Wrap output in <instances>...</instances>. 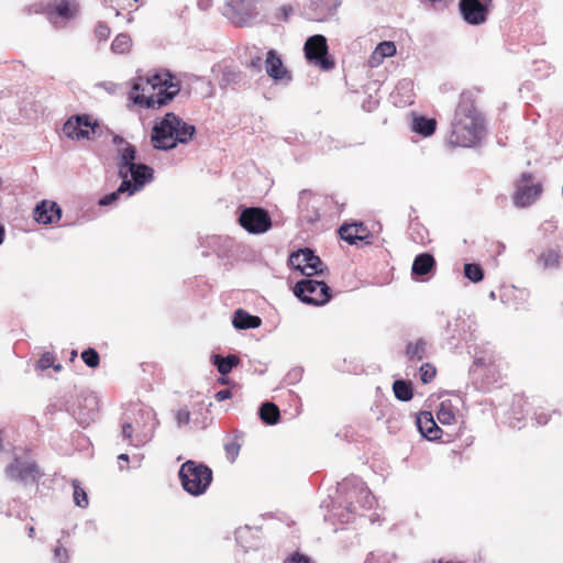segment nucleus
<instances>
[{"instance_id": "nucleus-1", "label": "nucleus", "mask_w": 563, "mask_h": 563, "mask_svg": "<svg viewBox=\"0 0 563 563\" xmlns=\"http://www.w3.org/2000/svg\"><path fill=\"white\" fill-rule=\"evenodd\" d=\"M484 135V119L477 110L472 92H463L455 110L449 142L455 146L471 147Z\"/></svg>"}, {"instance_id": "nucleus-2", "label": "nucleus", "mask_w": 563, "mask_h": 563, "mask_svg": "<svg viewBox=\"0 0 563 563\" xmlns=\"http://www.w3.org/2000/svg\"><path fill=\"white\" fill-rule=\"evenodd\" d=\"M179 92V85L170 74H156L147 78H137L130 91L134 103L146 108H161Z\"/></svg>"}, {"instance_id": "nucleus-3", "label": "nucleus", "mask_w": 563, "mask_h": 563, "mask_svg": "<svg viewBox=\"0 0 563 563\" xmlns=\"http://www.w3.org/2000/svg\"><path fill=\"white\" fill-rule=\"evenodd\" d=\"M119 157L118 174L123 180H131L129 196L139 191L153 179V169L145 164L135 163V147L120 136H114Z\"/></svg>"}, {"instance_id": "nucleus-4", "label": "nucleus", "mask_w": 563, "mask_h": 563, "mask_svg": "<svg viewBox=\"0 0 563 563\" xmlns=\"http://www.w3.org/2000/svg\"><path fill=\"white\" fill-rule=\"evenodd\" d=\"M195 132L194 125L185 122L175 113L168 112L153 126L151 141L154 148L168 151L175 148L178 143L190 142Z\"/></svg>"}, {"instance_id": "nucleus-5", "label": "nucleus", "mask_w": 563, "mask_h": 563, "mask_svg": "<svg viewBox=\"0 0 563 563\" xmlns=\"http://www.w3.org/2000/svg\"><path fill=\"white\" fill-rule=\"evenodd\" d=\"M179 478L188 494L200 496L212 482V471L205 464L189 460L180 466Z\"/></svg>"}, {"instance_id": "nucleus-6", "label": "nucleus", "mask_w": 563, "mask_h": 563, "mask_svg": "<svg viewBox=\"0 0 563 563\" xmlns=\"http://www.w3.org/2000/svg\"><path fill=\"white\" fill-rule=\"evenodd\" d=\"M294 294L302 302L313 306H323L331 299V289L324 282L309 278L298 282Z\"/></svg>"}, {"instance_id": "nucleus-7", "label": "nucleus", "mask_w": 563, "mask_h": 563, "mask_svg": "<svg viewBox=\"0 0 563 563\" xmlns=\"http://www.w3.org/2000/svg\"><path fill=\"white\" fill-rule=\"evenodd\" d=\"M289 265L308 277L323 275L327 271L320 257L314 255L310 249H302L291 253Z\"/></svg>"}, {"instance_id": "nucleus-8", "label": "nucleus", "mask_w": 563, "mask_h": 563, "mask_svg": "<svg viewBox=\"0 0 563 563\" xmlns=\"http://www.w3.org/2000/svg\"><path fill=\"white\" fill-rule=\"evenodd\" d=\"M239 222L251 234L265 233L272 227L268 212L254 207L244 209L239 217Z\"/></svg>"}, {"instance_id": "nucleus-9", "label": "nucleus", "mask_w": 563, "mask_h": 563, "mask_svg": "<svg viewBox=\"0 0 563 563\" xmlns=\"http://www.w3.org/2000/svg\"><path fill=\"white\" fill-rule=\"evenodd\" d=\"M493 0H460L462 19L470 25H482L487 21Z\"/></svg>"}, {"instance_id": "nucleus-10", "label": "nucleus", "mask_w": 563, "mask_h": 563, "mask_svg": "<svg viewBox=\"0 0 563 563\" xmlns=\"http://www.w3.org/2000/svg\"><path fill=\"white\" fill-rule=\"evenodd\" d=\"M542 190L541 183H534L531 174L523 173L517 184V190L514 197L516 206H530L541 196Z\"/></svg>"}, {"instance_id": "nucleus-11", "label": "nucleus", "mask_w": 563, "mask_h": 563, "mask_svg": "<svg viewBox=\"0 0 563 563\" xmlns=\"http://www.w3.org/2000/svg\"><path fill=\"white\" fill-rule=\"evenodd\" d=\"M328 44L323 35H312L305 43V55L309 60L316 63L324 70L332 69L334 66L333 60L327 57Z\"/></svg>"}, {"instance_id": "nucleus-12", "label": "nucleus", "mask_w": 563, "mask_h": 563, "mask_svg": "<svg viewBox=\"0 0 563 563\" xmlns=\"http://www.w3.org/2000/svg\"><path fill=\"white\" fill-rule=\"evenodd\" d=\"M7 476L23 484H32L41 476L40 471L34 462L14 459L5 468Z\"/></svg>"}, {"instance_id": "nucleus-13", "label": "nucleus", "mask_w": 563, "mask_h": 563, "mask_svg": "<svg viewBox=\"0 0 563 563\" xmlns=\"http://www.w3.org/2000/svg\"><path fill=\"white\" fill-rule=\"evenodd\" d=\"M97 126L86 114L73 115L64 123L63 132L68 139L79 141L89 139Z\"/></svg>"}, {"instance_id": "nucleus-14", "label": "nucleus", "mask_w": 563, "mask_h": 563, "mask_svg": "<svg viewBox=\"0 0 563 563\" xmlns=\"http://www.w3.org/2000/svg\"><path fill=\"white\" fill-rule=\"evenodd\" d=\"M225 14L233 23L244 25L254 18V10L250 2L245 3V0H231L227 5Z\"/></svg>"}, {"instance_id": "nucleus-15", "label": "nucleus", "mask_w": 563, "mask_h": 563, "mask_svg": "<svg viewBox=\"0 0 563 563\" xmlns=\"http://www.w3.org/2000/svg\"><path fill=\"white\" fill-rule=\"evenodd\" d=\"M266 74L276 81H290L291 75L284 66L282 58L275 49H269L265 58Z\"/></svg>"}, {"instance_id": "nucleus-16", "label": "nucleus", "mask_w": 563, "mask_h": 563, "mask_svg": "<svg viewBox=\"0 0 563 563\" xmlns=\"http://www.w3.org/2000/svg\"><path fill=\"white\" fill-rule=\"evenodd\" d=\"M76 13L77 4L73 0H56L55 3H51L47 7L48 19L56 27L60 26L56 18L69 20L74 18Z\"/></svg>"}, {"instance_id": "nucleus-17", "label": "nucleus", "mask_w": 563, "mask_h": 563, "mask_svg": "<svg viewBox=\"0 0 563 563\" xmlns=\"http://www.w3.org/2000/svg\"><path fill=\"white\" fill-rule=\"evenodd\" d=\"M62 217L60 207L54 201L44 200L34 209V219L38 223L51 224Z\"/></svg>"}, {"instance_id": "nucleus-18", "label": "nucleus", "mask_w": 563, "mask_h": 563, "mask_svg": "<svg viewBox=\"0 0 563 563\" xmlns=\"http://www.w3.org/2000/svg\"><path fill=\"white\" fill-rule=\"evenodd\" d=\"M339 234L342 240L349 244H356L357 241H368V233L363 223L344 224L339 229Z\"/></svg>"}, {"instance_id": "nucleus-19", "label": "nucleus", "mask_w": 563, "mask_h": 563, "mask_svg": "<svg viewBox=\"0 0 563 563\" xmlns=\"http://www.w3.org/2000/svg\"><path fill=\"white\" fill-rule=\"evenodd\" d=\"M417 426L421 434L429 440H437L441 437V429L437 426L430 412H421L417 417Z\"/></svg>"}, {"instance_id": "nucleus-20", "label": "nucleus", "mask_w": 563, "mask_h": 563, "mask_svg": "<svg viewBox=\"0 0 563 563\" xmlns=\"http://www.w3.org/2000/svg\"><path fill=\"white\" fill-rule=\"evenodd\" d=\"M396 54V45L394 42L385 41L379 43L369 57L372 67L378 66L384 58L391 57Z\"/></svg>"}, {"instance_id": "nucleus-21", "label": "nucleus", "mask_w": 563, "mask_h": 563, "mask_svg": "<svg viewBox=\"0 0 563 563\" xmlns=\"http://www.w3.org/2000/svg\"><path fill=\"white\" fill-rule=\"evenodd\" d=\"M232 323L236 329H256L261 325L260 317L251 316L243 309H238L234 312Z\"/></svg>"}, {"instance_id": "nucleus-22", "label": "nucleus", "mask_w": 563, "mask_h": 563, "mask_svg": "<svg viewBox=\"0 0 563 563\" xmlns=\"http://www.w3.org/2000/svg\"><path fill=\"white\" fill-rule=\"evenodd\" d=\"M427 341L419 339L416 342L408 343L406 347V356L411 362H420L428 356Z\"/></svg>"}, {"instance_id": "nucleus-23", "label": "nucleus", "mask_w": 563, "mask_h": 563, "mask_svg": "<svg viewBox=\"0 0 563 563\" xmlns=\"http://www.w3.org/2000/svg\"><path fill=\"white\" fill-rule=\"evenodd\" d=\"M374 504V497L371 492L363 485V483L358 484L357 487V497L355 500L350 501V511H356L357 506L361 508H371Z\"/></svg>"}, {"instance_id": "nucleus-24", "label": "nucleus", "mask_w": 563, "mask_h": 563, "mask_svg": "<svg viewBox=\"0 0 563 563\" xmlns=\"http://www.w3.org/2000/svg\"><path fill=\"white\" fill-rule=\"evenodd\" d=\"M434 264L435 262L432 255L422 253L415 258L412 264V273L420 276L426 275L432 269Z\"/></svg>"}, {"instance_id": "nucleus-25", "label": "nucleus", "mask_w": 563, "mask_h": 563, "mask_svg": "<svg viewBox=\"0 0 563 563\" xmlns=\"http://www.w3.org/2000/svg\"><path fill=\"white\" fill-rule=\"evenodd\" d=\"M212 363L217 366L218 372L221 375L229 374L234 366L240 363V360L235 355H228L227 357H222L218 354L212 356Z\"/></svg>"}, {"instance_id": "nucleus-26", "label": "nucleus", "mask_w": 563, "mask_h": 563, "mask_svg": "<svg viewBox=\"0 0 563 563\" xmlns=\"http://www.w3.org/2000/svg\"><path fill=\"white\" fill-rule=\"evenodd\" d=\"M437 126V122L433 119H427L424 117L415 118L412 123V129L415 132L423 135L430 136L434 133Z\"/></svg>"}, {"instance_id": "nucleus-27", "label": "nucleus", "mask_w": 563, "mask_h": 563, "mask_svg": "<svg viewBox=\"0 0 563 563\" xmlns=\"http://www.w3.org/2000/svg\"><path fill=\"white\" fill-rule=\"evenodd\" d=\"M260 417L267 424H274L278 421L279 409L273 402H265L260 408Z\"/></svg>"}, {"instance_id": "nucleus-28", "label": "nucleus", "mask_w": 563, "mask_h": 563, "mask_svg": "<svg viewBox=\"0 0 563 563\" xmlns=\"http://www.w3.org/2000/svg\"><path fill=\"white\" fill-rule=\"evenodd\" d=\"M132 47V40L130 35L125 33H121L115 36L111 44V51L114 54H126L130 52Z\"/></svg>"}, {"instance_id": "nucleus-29", "label": "nucleus", "mask_w": 563, "mask_h": 563, "mask_svg": "<svg viewBox=\"0 0 563 563\" xmlns=\"http://www.w3.org/2000/svg\"><path fill=\"white\" fill-rule=\"evenodd\" d=\"M130 188H131V180H123L115 191H113L109 195H106L103 198H101L99 201V205L109 206V205L113 203L119 198V196L122 194H126L129 196Z\"/></svg>"}, {"instance_id": "nucleus-30", "label": "nucleus", "mask_w": 563, "mask_h": 563, "mask_svg": "<svg viewBox=\"0 0 563 563\" xmlns=\"http://www.w3.org/2000/svg\"><path fill=\"white\" fill-rule=\"evenodd\" d=\"M396 398L402 401H408L412 398V388L410 384L404 380H396L393 385Z\"/></svg>"}, {"instance_id": "nucleus-31", "label": "nucleus", "mask_w": 563, "mask_h": 563, "mask_svg": "<svg viewBox=\"0 0 563 563\" xmlns=\"http://www.w3.org/2000/svg\"><path fill=\"white\" fill-rule=\"evenodd\" d=\"M74 487V501L80 508H86L88 506V497L86 492L80 487V484L77 479L73 481Z\"/></svg>"}, {"instance_id": "nucleus-32", "label": "nucleus", "mask_w": 563, "mask_h": 563, "mask_svg": "<svg viewBox=\"0 0 563 563\" xmlns=\"http://www.w3.org/2000/svg\"><path fill=\"white\" fill-rule=\"evenodd\" d=\"M437 418L442 424L450 426L455 421V415L451 410V408L444 404L440 405V408L437 412Z\"/></svg>"}, {"instance_id": "nucleus-33", "label": "nucleus", "mask_w": 563, "mask_h": 563, "mask_svg": "<svg viewBox=\"0 0 563 563\" xmlns=\"http://www.w3.org/2000/svg\"><path fill=\"white\" fill-rule=\"evenodd\" d=\"M465 276L474 282H481L483 279V269L476 264H465L464 266Z\"/></svg>"}, {"instance_id": "nucleus-34", "label": "nucleus", "mask_w": 563, "mask_h": 563, "mask_svg": "<svg viewBox=\"0 0 563 563\" xmlns=\"http://www.w3.org/2000/svg\"><path fill=\"white\" fill-rule=\"evenodd\" d=\"M559 253L555 251L543 253L539 258L540 263H542L545 268L556 267L559 265Z\"/></svg>"}, {"instance_id": "nucleus-35", "label": "nucleus", "mask_w": 563, "mask_h": 563, "mask_svg": "<svg viewBox=\"0 0 563 563\" xmlns=\"http://www.w3.org/2000/svg\"><path fill=\"white\" fill-rule=\"evenodd\" d=\"M419 374H420V379L422 380V383L427 384L434 378V376L437 374V369L432 364L426 363V364L421 365V367L419 369Z\"/></svg>"}, {"instance_id": "nucleus-36", "label": "nucleus", "mask_w": 563, "mask_h": 563, "mask_svg": "<svg viewBox=\"0 0 563 563\" xmlns=\"http://www.w3.org/2000/svg\"><path fill=\"white\" fill-rule=\"evenodd\" d=\"M81 358L89 367H97L99 365V354L93 349H88L81 353Z\"/></svg>"}, {"instance_id": "nucleus-37", "label": "nucleus", "mask_w": 563, "mask_h": 563, "mask_svg": "<svg viewBox=\"0 0 563 563\" xmlns=\"http://www.w3.org/2000/svg\"><path fill=\"white\" fill-rule=\"evenodd\" d=\"M38 366L41 369H46L53 366L55 371H60V365H54V356L51 353H45L38 361Z\"/></svg>"}, {"instance_id": "nucleus-38", "label": "nucleus", "mask_w": 563, "mask_h": 563, "mask_svg": "<svg viewBox=\"0 0 563 563\" xmlns=\"http://www.w3.org/2000/svg\"><path fill=\"white\" fill-rule=\"evenodd\" d=\"M224 449L230 462H234L240 452V444L236 441H231L225 444Z\"/></svg>"}, {"instance_id": "nucleus-39", "label": "nucleus", "mask_w": 563, "mask_h": 563, "mask_svg": "<svg viewBox=\"0 0 563 563\" xmlns=\"http://www.w3.org/2000/svg\"><path fill=\"white\" fill-rule=\"evenodd\" d=\"M175 419L178 427L186 426L190 422V411L187 408H181L175 412Z\"/></svg>"}, {"instance_id": "nucleus-40", "label": "nucleus", "mask_w": 563, "mask_h": 563, "mask_svg": "<svg viewBox=\"0 0 563 563\" xmlns=\"http://www.w3.org/2000/svg\"><path fill=\"white\" fill-rule=\"evenodd\" d=\"M95 34L98 40L104 41L110 35V27L107 24L100 22L96 26Z\"/></svg>"}, {"instance_id": "nucleus-41", "label": "nucleus", "mask_w": 563, "mask_h": 563, "mask_svg": "<svg viewBox=\"0 0 563 563\" xmlns=\"http://www.w3.org/2000/svg\"><path fill=\"white\" fill-rule=\"evenodd\" d=\"M55 560L57 563H66L67 561V551L63 547L57 545L54 550Z\"/></svg>"}, {"instance_id": "nucleus-42", "label": "nucleus", "mask_w": 563, "mask_h": 563, "mask_svg": "<svg viewBox=\"0 0 563 563\" xmlns=\"http://www.w3.org/2000/svg\"><path fill=\"white\" fill-rule=\"evenodd\" d=\"M284 563H309V559L302 554H294Z\"/></svg>"}, {"instance_id": "nucleus-43", "label": "nucleus", "mask_w": 563, "mask_h": 563, "mask_svg": "<svg viewBox=\"0 0 563 563\" xmlns=\"http://www.w3.org/2000/svg\"><path fill=\"white\" fill-rule=\"evenodd\" d=\"M291 13L292 8L290 5H283L278 9V15L285 21L288 20Z\"/></svg>"}, {"instance_id": "nucleus-44", "label": "nucleus", "mask_w": 563, "mask_h": 563, "mask_svg": "<svg viewBox=\"0 0 563 563\" xmlns=\"http://www.w3.org/2000/svg\"><path fill=\"white\" fill-rule=\"evenodd\" d=\"M249 67L254 69V70H256V71H261V69H262V58L260 56H256V57L252 58L250 60Z\"/></svg>"}, {"instance_id": "nucleus-45", "label": "nucleus", "mask_w": 563, "mask_h": 563, "mask_svg": "<svg viewBox=\"0 0 563 563\" xmlns=\"http://www.w3.org/2000/svg\"><path fill=\"white\" fill-rule=\"evenodd\" d=\"M232 394L229 389H222V390H219L217 394H216V399L218 401H223L225 399H229L231 398Z\"/></svg>"}, {"instance_id": "nucleus-46", "label": "nucleus", "mask_w": 563, "mask_h": 563, "mask_svg": "<svg viewBox=\"0 0 563 563\" xmlns=\"http://www.w3.org/2000/svg\"><path fill=\"white\" fill-rule=\"evenodd\" d=\"M133 433V427L131 423H124L122 426V434L124 438L130 439Z\"/></svg>"}, {"instance_id": "nucleus-47", "label": "nucleus", "mask_w": 563, "mask_h": 563, "mask_svg": "<svg viewBox=\"0 0 563 563\" xmlns=\"http://www.w3.org/2000/svg\"><path fill=\"white\" fill-rule=\"evenodd\" d=\"M3 235H4V230H3V227L0 224V244H2V242H3Z\"/></svg>"}, {"instance_id": "nucleus-48", "label": "nucleus", "mask_w": 563, "mask_h": 563, "mask_svg": "<svg viewBox=\"0 0 563 563\" xmlns=\"http://www.w3.org/2000/svg\"><path fill=\"white\" fill-rule=\"evenodd\" d=\"M119 460H121V461H129V455L128 454H120L119 455Z\"/></svg>"}, {"instance_id": "nucleus-49", "label": "nucleus", "mask_w": 563, "mask_h": 563, "mask_svg": "<svg viewBox=\"0 0 563 563\" xmlns=\"http://www.w3.org/2000/svg\"><path fill=\"white\" fill-rule=\"evenodd\" d=\"M43 8L41 5H35V13L42 12Z\"/></svg>"}, {"instance_id": "nucleus-50", "label": "nucleus", "mask_w": 563, "mask_h": 563, "mask_svg": "<svg viewBox=\"0 0 563 563\" xmlns=\"http://www.w3.org/2000/svg\"><path fill=\"white\" fill-rule=\"evenodd\" d=\"M29 532H30V537H33L34 528H33V527H30Z\"/></svg>"}, {"instance_id": "nucleus-51", "label": "nucleus", "mask_w": 563, "mask_h": 563, "mask_svg": "<svg viewBox=\"0 0 563 563\" xmlns=\"http://www.w3.org/2000/svg\"><path fill=\"white\" fill-rule=\"evenodd\" d=\"M220 383H221V384H227V380H225L224 378H222V379L220 380Z\"/></svg>"}, {"instance_id": "nucleus-52", "label": "nucleus", "mask_w": 563, "mask_h": 563, "mask_svg": "<svg viewBox=\"0 0 563 563\" xmlns=\"http://www.w3.org/2000/svg\"><path fill=\"white\" fill-rule=\"evenodd\" d=\"M545 422H547V420L541 421L540 419H538V423H545Z\"/></svg>"}]
</instances>
